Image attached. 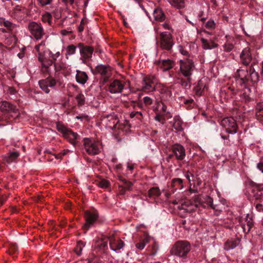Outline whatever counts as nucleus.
Returning <instances> with one entry per match:
<instances>
[{
	"mask_svg": "<svg viewBox=\"0 0 263 263\" xmlns=\"http://www.w3.org/2000/svg\"><path fill=\"white\" fill-rule=\"evenodd\" d=\"M35 49L38 53V59L42 64L41 70L43 73L50 74L52 67L54 68L55 71L58 70L56 65H53L52 60L48 59V49L46 48L44 42H42L35 46Z\"/></svg>",
	"mask_w": 263,
	"mask_h": 263,
	"instance_id": "obj_1",
	"label": "nucleus"
},
{
	"mask_svg": "<svg viewBox=\"0 0 263 263\" xmlns=\"http://www.w3.org/2000/svg\"><path fill=\"white\" fill-rule=\"evenodd\" d=\"M179 62V74L186 78V80H181V84L185 87L190 86L192 81V76L195 70L194 63L191 59L188 58L180 60Z\"/></svg>",
	"mask_w": 263,
	"mask_h": 263,
	"instance_id": "obj_2",
	"label": "nucleus"
},
{
	"mask_svg": "<svg viewBox=\"0 0 263 263\" xmlns=\"http://www.w3.org/2000/svg\"><path fill=\"white\" fill-rule=\"evenodd\" d=\"M213 199L209 196L197 195L194 197V203H191L189 209H183L189 212L195 211L197 208L201 206L203 208H211L216 211H221V209L218 205H214Z\"/></svg>",
	"mask_w": 263,
	"mask_h": 263,
	"instance_id": "obj_3",
	"label": "nucleus"
},
{
	"mask_svg": "<svg viewBox=\"0 0 263 263\" xmlns=\"http://www.w3.org/2000/svg\"><path fill=\"white\" fill-rule=\"evenodd\" d=\"M191 250L190 243L187 241L176 242L173 246L171 253L172 255L180 257H185Z\"/></svg>",
	"mask_w": 263,
	"mask_h": 263,
	"instance_id": "obj_4",
	"label": "nucleus"
},
{
	"mask_svg": "<svg viewBox=\"0 0 263 263\" xmlns=\"http://www.w3.org/2000/svg\"><path fill=\"white\" fill-rule=\"evenodd\" d=\"M160 47L162 49L170 50L174 44L171 33L162 32L160 33Z\"/></svg>",
	"mask_w": 263,
	"mask_h": 263,
	"instance_id": "obj_5",
	"label": "nucleus"
},
{
	"mask_svg": "<svg viewBox=\"0 0 263 263\" xmlns=\"http://www.w3.org/2000/svg\"><path fill=\"white\" fill-rule=\"evenodd\" d=\"M83 146L86 153L90 155H97L100 152L99 143L89 138L84 139Z\"/></svg>",
	"mask_w": 263,
	"mask_h": 263,
	"instance_id": "obj_6",
	"label": "nucleus"
},
{
	"mask_svg": "<svg viewBox=\"0 0 263 263\" xmlns=\"http://www.w3.org/2000/svg\"><path fill=\"white\" fill-rule=\"evenodd\" d=\"M220 124L225 129L226 132L231 134H234L237 132V125L236 121L232 117H227L221 120Z\"/></svg>",
	"mask_w": 263,
	"mask_h": 263,
	"instance_id": "obj_7",
	"label": "nucleus"
},
{
	"mask_svg": "<svg viewBox=\"0 0 263 263\" xmlns=\"http://www.w3.org/2000/svg\"><path fill=\"white\" fill-rule=\"evenodd\" d=\"M28 29L31 35L36 40L41 39L44 35L43 28L41 24L35 22H31L28 24Z\"/></svg>",
	"mask_w": 263,
	"mask_h": 263,
	"instance_id": "obj_8",
	"label": "nucleus"
},
{
	"mask_svg": "<svg viewBox=\"0 0 263 263\" xmlns=\"http://www.w3.org/2000/svg\"><path fill=\"white\" fill-rule=\"evenodd\" d=\"M78 48L83 61L90 59L93 52V48L91 46H85L83 43H80L78 44Z\"/></svg>",
	"mask_w": 263,
	"mask_h": 263,
	"instance_id": "obj_9",
	"label": "nucleus"
},
{
	"mask_svg": "<svg viewBox=\"0 0 263 263\" xmlns=\"http://www.w3.org/2000/svg\"><path fill=\"white\" fill-rule=\"evenodd\" d=\"M156 77L155 75H150L144 78L142 81V90L145 92H150L155 89L153 85L156 81Z\"/></svg>",
	"mask_w": 263,
	"mask_h": 263,
	"instance_id": "obj_10",
	"label": "nucleus"
},
{
	"mask_svg": "<svg viewBox=\"0 0 263 263\" xmlns=\"http://www.w3.org/2000/svg\"><path fill=\"white\" fill-rule=\"evenodd\" d=\"M40 88L45 93L50 92L49 88L53 87L56 84L55 79L52 77H48L45 79L40 80L39 82Z\"/></svg>",
	"mask_w": 263,
	"mask_h": 263,
	"instance_id": "obj_11",
	"label": "nucleus"
},
{
	"mask_svg": "<svg viewBox=\"0 0 263 263\" xmlns=\"http://www.w3.org/2000/svg\"><path fill=\"white\" fill-rule=\"evenodd\" d=\"M84 217L86 222L84 225V228L87 230L98 218V214L97 212L86 211L85 212Z\"/></svg>",
	"mask_w": 263,
	"mask_h": 263,
	"instance_id": "obj_12",
	"label": "nucleus"
},
{
	"mask_svg": "<svg viewBox=\"0 0 263 263\" xmlns=\"http://www.w3.org/2000/svg\"><path fill=\"white\" fill-rule=\"evenodd\" d=\"M103 121L106 124V127L111 129H115L119 122L118 116L114 113L107 115Z\"/></svg>",
	"mask_w": 263,
	"mask_h": 263,
	"instance_id": "obj_13",
	"label": "nucleus"
},
{
	"mask_svg": "<svg viewBox=\"0 0 263 263\" xmlns=\"http://www.w3.org/2000/svg\"><path fill=\"white\" fill-rule=\"evenodd\" d=\"M172 152L177 160L182 161L185 157V148L179 144H174L172 147Z\"/></svg>",
	"mask_w": 263,
	"mask_h": 263,
	"instance_id": "obj_14",
	"label": "nucleus"
},
{
	"mask_svg": "<svg viewBox=\"0 0 263 263\" xmlns=\"http://www.w3.org/2000/svg\"><path fill=\"white\" fill-rule=\"evenodd\" d=\"M155 90L159 92L160 98L162 100H167L172 96L171 91L167 87L163 84H158L156 86Z\"/></svg>",
	"mask_w": 263,
	"mask_h": 263,
	"instance_id": "obj_15",
	"label": "nucleus"
},
{
	"mask_svg": "<svg viewBox=\"0 0 263 263\" xmlns=\"http://www.w3.org/2000/svg\"><path fill=\"white\" fill-rule=\"evenodd\" d=\"M0 111L3 112H13L17 114L16 117H18V109L13 104L6 101H2L0 102Z\"/></svg>",
	"mask_w": 263,
	"mask_h": 263,
	"instance_id": "obj_16",
	"label": "nucleus"
},
{
	"mask_svg": "<svg viewBox=\"0 0 263 263\" xmlns=\"http://www.w3.org/2000/svg\"><path fill=\"white\" fill-rule=\"evenodd\" d=\"M240 62L245 66H248L252 61V57L249 48H245L240 55Z\"/></svg>",
	"mask_w": 263,
	"mask_h": 263,
	"instance_id": "obj_17",
	"label": "nucleus"
},
{
	"mask_svg": "<svg viewBox=\"0 0 263 263\" xmlns=\"http://www.w3.org/2000/svg\"><path fill=\"white\" fill-rule=\"evenodd\" d=\"M124 86V85L121 81L118 80H115L110 83L109 91L111 93H120L123 89Z\"/></svg>",
	"mask_w": 263,
	"mask_h": 263,
	"instance_id": "obj_18",
	"label": "nucleus"
},
{
	"mask_svg": "<svg viewBox=\"0 0 263 263\" xmlns=\"http://www.w3.org/2000/svg\"><path fill=\"white\" fill-rule=\"evenodd\" d=\"M249 73L247 69L240 68L237 70L236 77L238 78L237 81L240 84H243L245 85L249 81L248 78Z\"/></svg>",
	"mask_w": 263,
	"mask_h": 263,
	"instance_id": "obj_19",
	"label": "nucleus"
},
{
	"mask_svg": "<svg viewBox=\"0 0 263 263\" xmlns=\"http://www.w3.org/2000/svg\"><path fill=\"white\" fill-rule=\"evenodd\" d=\"M252 196L255 199L263 200V186L254 184L252 186Z\"/></svg>",
	"mask_w": 263,
	"mask_h": 263,
	"instance_id": "obj_20",
	"label": "nucleus"
},
{
	"mask_svg": "<svg viewBox=\"0 0 263 263\" xmlns=\"http://www.w3.org/2000/svg\"><path fill=\"white\" fill-rule=\"evenodd\" d=\"M109 245L110 249L114 251H117L123 248L125 244L124 242L119 239H115L110 237L109 239Z\"/></svg>",
	"mask_w": 263,
	"mask_h": 263,
	"instance_id": "obj_21",
	"label": "nucleus"
},
{
	"mask_svg": "<svg viewBox=\"0 0 263 263\" xmlns=\"http://www.w3.org/2000/svg\"><path fill=\"white\" fill-rule=\"evenodd\" d=\"M95 70L97 73H99L103 77H108L110 73V67L108 65H98Z\"/></svg>",
	"mask_w": 263,
	"mask_h": 263,
	"instance_id": "obj_22",
	"label": "nucleus"
},
{
	"mask_svg": "<svg viewBox=\"0 0 263 263\" xmlns=\"http://www.w3.org/2000/svg\"><path fill=\"white\" fill-rule=\"evenodd\" d=\"M158 63L163 71L172 69L174 65V62L170 59L160 60L158 61Z\"/></svg>",
	"mask_w": 263,
	"mask_h": 263,
	"instance_id": "obj_23",
	"label": "nucleus"
},
{
	"mask_svg": "<svg viewBox=\"0 0 263 263\" xmlns=\"http://www.w3.org/2000/svg\"><path fill=\"white\" fill-rule=\"evenodd\" d=\"M76 79L77 82L82 85H84L88 79V77L86 73L79 70L76 71Z\"/></svg>",
	"mask_w": 263,
	"mask_h": 263,
	"instance_id": "obj_24",
	"label": "nucleus"
},
{
	"mask_svg": "<svg viewBox=\"0 0 263 263\" xmlns=\"http://www.w3.org/2000/svg\"><path fill=\"white\" fill-rule=\"evenodd\" d=\"M206 83L205 82V79H202L200 80L194 88V90L196 95L201 96L203 90L206 87Z\"/></svg>",
	"mask_w": 263,
	"mask_h": 263,
	"instance_id": "obj_25",
	"label": "nucleus"
},
{
	"mask_svg": "<svg viewBox=\"0 0 263 263\" xmlns=\"http://www.w3.org/2000/svg\"><path fill=\"white\" fill-rule=\"evenodd\" d=\"M253 225V219L251 217L249 216V214H247L245 218V222L241 223V227L245 232L247 231V232H249Z\"/></svg>",
	"mask_w": 263,
	"mask_h": 263,
	"instance_id": "obj_26",
	"label": "nucleus"
},
{
	"mask_svg": "<svg viewBox=\"0 0 263 263\" xmlns=\"http://www.w3.org/2000/svg\"><path fill=\"white\" fill-rule=\"evenodd\" d=\"M202 47L204 49H211L217 46V44L212 40H208L203 37L201 39Z\"/></svg>",
	"mask_w": 263,
	"mask_h": 263,
	"instance_id": "obj_27",
	"label": "nucleus"
},
{
	"mask_svg": "<svg viewBox=\"0 0 263 263\" xmlns=\"http://www.w3.org/2000/svg\"><path fill=\"white\" fill-rule=\"evenodd\" d=\"M239 244V240L238 239L228 240L224 243V249L229 251L235 248Z\"/></svg>",
	"mask_w": 263,
	"mask_h": 263,
	"instance_id": "obj_28",
	"label": "nucleus"
},
{
	"mask_svg": "<svg viewBox=\"0 0 263 263\" xmlns=\"http://www.w3.org/2000/svg\"><path fill=\"white\" fill-rule=\"evenodd\" d=\"M250 93V89L248 87H245V89L240 92V100L245 103L249 102L251 99Z\"/></svg>",
	"mask_w": 263,
	"mask_h": 263,
	"instance_id": "obj_29",
	"label": "nucleus"
},
{
	"mask_svg": "<svg viewBox=\"0 0 263 263\" xmlns=\"http://www.w3.org/2000/svg\"><path fill=\"white\" fill-rule=\"evenodd\" d=\"M63 137L68 139L72 144L75 145L76 143V140L78 137V135L77 133L73 132L70 129H69Z\"/></svg>",
	"mask_w": 263,
	"mask_h": 263,
	"instance_id": "obj_30",
	"label": "nucleus"
},
{
	"mask_svg": "<svg viewBox=\"0 0 263 263\" xmlns=\"http://www.w3.org/2000/svg\"><path fill=\"white\" fill-rule=\"evenodd\" d=\"M164 100L157 101V107L154 108V110L159 111L160 113L164 115L168 114L169 112L167 110V106L163 102Z\"/></svg>",
	"mask_w": 263,
	"mask_h": 263,
	"instance_id": "obj_31",
	"label": "nucleus"
},
{
	"mask_svg": "<svg viewBox=\"0 0 263 263\" xmlns=\"http://www.w3.org/2000/svg\"><path fill=\"white\" fill-rule=\"evenodd\" d=\"M248 78L249 79V81L253 83H257L259 80L258 73L257 72L255 71L252 66L250 67Z\"/></svg>",
	"mask_w": 263,
	"mask_h": 263,
	"instance_id": "obj_32",
	"label": "nucleus"
},
{
	"mask_svg": "<svg viewBox=\"0 0 263 263\" xmlns=\"http://www.w3.org/2000/svg\"><path fill=\"white\" fill-rule=\"evenodd\" d=\"M171 186L175 190H181L183 188V180L180 178H174L172 180Z\"/></svg>",
	"mask_w": 263,
	"mask_h": 263,
	"instance_id": "obj_33",
	"label": "nucleus"
},
{
	"mask_svg": "<svg viewBox=\"0 0 263 263\" xmlns=\"http://www.w3.org/2000/svg\"><path fill=\"white\" fill-rule=\"evenodd\" d=\"M256 116L258 120L263 118V102L258 103L256 106Z\"/></svg>",
	"mask_w": 263,
	"mask_h": 263,
	"instance_id": "obj_34",
	"label": "nucleus"
},
{
	"mask_svg": "<svg viewBox=\"0 0 263 263\" xmlns=\"http://www.w3.org/2000/svg\"><path fill=\"white\" fill-rule=\"evenodd\" d=\"M167 1L172 6L177 9H181L185 6L184 0H167Z\"/></svg>",
	"mask_w": 263,
	"mask_h": 263,
	"instance_id": "obj_35",
	"label": "nucleus"
},
{
	"mask_svg": "<svg viewBox=\"0 0 263 263\" xmlns=\"http://www.w3.org/2000/svg\"><path fill=\"white\" fill-rule=\"evenodd\" d=\"M161 193L160 190L157 187H153L151 188L148 192V195L149 197L153 196H158Z\"/></svg>",
	"mask_w": 263,
	"mask_h": 263,
	"instance_id": "obj_36",
	"label": "nucleus"
},
{
	"mask_svg": "<svg viewBox=\"0 0 263 263\" xmlns=\"http://www.w3.org/2000/svg\"><path fill=\"white\" fill-rule=\"evenodd\" d=\"M197 8L200 11V13L198 14V16L208 15V14L205 13L206 12H208L209 10V7L208 5H205V6H202L201 5H198L197 6Z\"/></svg>",
	"mask_w": 263,
	"mask_h": 263,
	"instance_id": "obj_37",
	"label": "nucleus"
},
{
	"mask_svg": "<svg viewBox=\"0 0 263 263\" xmlns=\"http://www.w3.org/2000/svg\"><path fill=\"white\" fill-rule=\"evenodd\" d=\"M0 24L2 26H4L9 30H12L15 26L14 24L11 22L6 21L5 19H1L0 20Z\"/></svg>",
	"mask_w": 263,
	"mask_h": 263,
	"instance_id": "obj_38",
	"label": "nucleus"
},
{
	"mask_svg": "<svg viewBox=\"0 0 263 263\" xmlns=\"http://www.w3.org/2000/svg\"><path fill=\"white\" fill-rule=\"evenodd\" d=\"M57 128L59 132L63 134V136H64L69 129L61 123H57Z\"/></svg>",
	"mask_w": 263,
	"mask_h": 263,
	"instance_id": "obj_39",
	"label": "nucleus"
},
{
	"mask_svg": "<svg viewBox=\"0 0 263 263\" xmlns=\"http://www.w3.org/2000/svg\"><path fill=\"white\" fill-rule=\"evenodd\" d=\"M77 47V46L73 45H70L68 46L66 49V55H71L74 54Z\"/></svg>",
	"mask_w": 263,
	"mask_h": 263,
	"instance_id": "obj_40",
	"label": "nucleus"
},
{
	"mask_svg": "<svg viewBox=\"0 0 263 263\" xmlns=\"http://www.w3.org/2000/svg\"><path fill=\"white\" fill-rule=\"evenodd\" d=\"M75 98L77 101L78 106H82L84 104L85 100L83 94L80 93Z\"/></svg>",
	"mask_w": 263,
	"mask_h": 263,
	"instance_id": "obj_41",
	"label": "nucleus"
},
{
	"mask_svg": "<svg viewBox=\"0 0 263 263\" xmlns=\"http://www.w3.org/2000/svg\"><path fill=\"white\" fill-rule=\"evenodd\" d=\"M84 246V244L83 241H79L77 242V245L76 247L74 249V251L78 255H80L81 254V252L82 251L83 248Z\"/></svg>",
	"mask_w": 263,
	"mask_h": 263,
	"instance_id": "obj_42",
	"label": "nucleus"
},
{
	"mask_svg": "<svg viewBox=\"0 0 263 263\" xmlns=\"http://www.w3.org/2000/svg\"><path fill=\"white\" fill-rule=\"evenodd\" d=\"M88 21L86 17H83L81 20L80 24L78 26V31L79 32H82L84 29L85 26L87 25Z\"/></svg>",
	"mask_w": 263,
	"mask_h": 263,
	"instance_id": "obj_43",
	"label": "nucleus"
},
{
	"mask_svg": "<svg viewBox=\"0 0 263 263\" xmlns=\"http://www.w3.org/2000/svg\"><path fill=\"white\" fill-rule=\"evenodd\" d=\"M154 16H164L165 14L160 8H156L153 11Z\"/></svg>",
	"mask_w": 263,
	"mask_h": 263,
	"instance_id": "obj_44",
	"label": "nucleus"
},
{
	"mask_svg": "<svg viewBox=\"0 0 263 263\" xmlns=\"http://www.w3.org/2000/svg\"><path fill=\"white\" fill-rule=\"evenodd\" d=\"M98 184L101 188H107L108 186L109 182L105 179H102L98 182Z\"/></svg>",
	"mask_w": 263,
	"mask_h": 263,
	"instance_id": "obj_45",
	"label": "nucleus"
},
{
	"mask_svg": "<svg viewBox=\"0 0 263 263\" xmlns=\"http://www.w3.org/2000/svg\"><path fill=\"white\" fill-rule=\"evenodd\" d=\"M20 155L19 153L17 152H11L9 154V161H11L15 159Z\"/></svg>",
	"mask_w": 263,
	"mask_h": 263,
	"instance_id": "obj_46",
	"label": "nucleus"
},
{
	"mask_svg": "<svg viewBox=\"0 0 263 263\" xmlns=\"http://www.w3.org/2000/svg\"><path fill=\"white\" fill-rule=\"evenodd\" d=\"M142 116V112L140 111H133L130 114V117L133 118L136 117L138 119H141Z\"/></svg>",
	"mask_w": 263,
	"mask_h": 263,
	"instance_id": "obj_47",
	"label": "nucleus"
},
{
	"mask_svg": "<svg viewBox=\"0 0 263 263\" xmlns=\"http://www.w3.org/2000/svg\"><path fill=\"white\" fill-rule=\"evenodd\" d=\"M215 23L214 21L210 20L208 21L205 24V27L210 29H214L215 27Z\"/></svg>",
	"mask_w": 263,
	"mask_h": 263,
	"instance_id": "obj_48",
	"label": "nucleus"
},
{
	"mask_svg": "<svg viewBox=\"0 0 263 263\" xmlns=\"http://www.w3.org/2000/svg\"><path fill=\"white\" fill-rule=\"evenodd\" d=\"M143 102L146 106L150 105L152 104L153 100L152 98L149 97H144L143 98Z\"/></svg>",
	"mask_w": 263,
	"mask_h": 263,
	"instance_id": "obj_49",
	"label": "nucleus"
},
{
	"mask_svg": "<svg viewBox=\"0 0 263 263\" xmlns=\"http://www.w3.org/2000/svg\"><path fill=\"white\" fill-rule=\"evenodd\" d=\"M124 25L126 27H130L129 25H134V22L132 20H127L126 18H123L122 20Z\"/></svg>",
	"mask_w": 263,
	"mask_h": 263,
	"instance_id": "obj_50",
	"label": "nucleus"
},
{
	"mask_svg": "<svg viewBox=\"0 0 263 263\" xmlns=\"http://www.w3.org/2000/svg\"><path fill=\"white\" fill-rule=\"evenodd\" d=\"M51 54L50 56L53 60H56L60 56V53L59 51L57 52L55 54H52L51 51L48 50L47 54Z\"/></svg>",
	"mask_w": 263,
	"mask_h": 263,
	"instance_id": "obj_51",
	"label": "nucleus"
},
{
	"mask_svg": "<svg viewBox=\"0 0 263 263\" xmlns=\"http://www.w3.org/2000/svg\"><path fill=\"white\" fill-rule=\"evenodd\" d=\"M133 185V183L128 181L126 183L124 184L123 186L126 189L127 191H132Z\"/></svg>",
	"mask_w": 263,
	"mask_h": 263,
	"instance_id": "obj_52",
	"label": "nucleus"
},
{
	"mask_svg": "<svg viewBox=\"0 0 263 263\" xmlns=\"http://www.w3.org/2000/svg\"><path fill=\"white\" fill-rule=\"evenodd\" d=\"M40 5L42 6L49 5L51 3L52 0H37Z\"/></svg>",
	"mask_w": 263,
	"mask_h": 263,
	"instance_id": "obj_53",
	"label": "nucleus"
},
{
	"mask_svg": "<svg viewBox=\"0 0 263 263\" xmlns=\"http://www.w3.org/2000/svg\"><path fill=\"white\" fill-rule=\"evenodd\" d=\"M149 239L150 237L148 235L145 234L144 236V238L142 240H141V241L145 246L147 243L149 242Z\"/></svg>",
	"mask_w": 263,
	"mask_h": 263,
	"instance_id": "obj_54",
	"label": "nucleus"
},
{
	"mask_svg": "<svg viewBox=\"0 0 263 263\" xmlns=\"http://www.w3.org/2000/svg\"><path fill=\"white\" fill-rule=\"evenodd\" d=\"M126 191V189L124 187L123 185H119V192L120 195H124Z\"/></svg>",
	"mask_w": 263,
	"mask_h": 263,
	"instance_id": "obj_55",
	"label": "nucleus"
},
{
	"mask_svg": "<svg viewBox=\"0 0 263 263\" xmlns=\"http://www.w3.org/2000/svg\"><path fill=\"white\" fill-rule=\"evenodd\" d=\"M145 246L144 245L143 242H141V241H140V242L137 243L136 245V248L140 250H143Z\"/></svg>",
	"mask_w": 263,
	"mask_h": 263,
	"instance_id": "obj_56",
	"label": "nucleus"
},
{
	"mask_svg": "<svg viewBox=\"0 0 263 263\" xmlns=\"http://www.w3.org/2000/svg\"><path fill=\"white\" fill-rule=\"evenodd\" d=\"M174 127L178 130H181L182 129V127L180 125V122L179 121H176L174 124Z\"/></svg>",
	"mask_w": 263,
	"mask_h": 263,
	"instance_id": "obj_57",
	"label": "nucleus"
},
{
	"mask_svg": "<svg viewBox=\"0 0 263 263\" xmlns=\"http://www.w3.org/2000/svg\"><path fill=\"white\" fill-rule=\"evenodd\" d=\"M100 248L105 250L107 247V242L106 241H104L103 240H101L100 244Z\"/></svg>",
	"mask_w": 263,
	"mask_h": 263,
	"instance_id": "obj_58",
	"label": "nucleus"
},
{
	"mask_svg": "<svg viewBox=\"0 0 263 263\" xmlns=\"http://www.w3.org/2000/svg\"><path fill=\"white\" fill-rule=\"evenodd\" d=\"M52 17H42V21L43 22H48L49 24H51Z\"/></svg>",
	"mask_w": 263,
	"mask_h": 263,
	"instance_id": "obj_59",
	"label": "nucleus"
},
{
	"mask_svg": "<svg viewBox=\"0 0 263 263\" xmlns=\"http://www.w3.org/2000/svg\"><path fill=\"white\" fill-rule=\"evenodd\" d=\"M257 167L263 173V162L258 163Z\"/></svg>",
	"mask_w": 263,
	"mask_h": 263,
	"instance_id": "obj_60",
	"label": "nucleus"
},
{
	"mask_svg": "<svg viewBox=\"0 0 263 263\" xmlns=\"http://www.w3.org/2000/svg\"><path fill=\"white\" fill-rule=\"evenodd\" d=\"M233 48V45L231 44H229L228 45H226L225 50L227 51H230Z\"/></svg>",
	"mask_w": 263,
	"mask_h": 263,
	"instance_id": "obj_61",
	"label": "nucleus"
},
{
	"mask_svg": "<svg viewBox=\"0 0 263 263\" xmlns=\"http://www.w3.org/2000/svg\"><path fill=\"white\" fill-rule=\"evenodd\" d=\"M118 178H119V180L120 181H121V182H122L123 183V184H125L128 181L126 179H125V178H123V177H122L121 176H119L118 177Z\"/></svg>",
	"mask_w": 263,
	"mask_h": 263,
	"instance_id": "obj_62",
	"label": "nucleus"
},
{
	"mask_svg": "<svg viewBox=\"0 0 263 263\" xmlns=\"http://www.w3.org/2000/svg\"><path fill=\"white\" fill-rule=\"evenodd\" d=\"M71 31H67L66 30H63L61 31V34L63 35H66L69 33H71Z\"/></svg>",
	"mask_w": 263,
	"mask_h": 263,
	"instance_id": "obj_63",
	"label": "nucleus"
},
{
	"mask_svg": "<svg viewBox=\"0 0 263 263\" xmlns=\"http://www.w3.org/2000/svg\"><path fill=\"white\" fill-rule=\"evenodd\" d=\"M162 26H163V27L164 29H171V27H170L169 24L167 23H164V24H163L162 25Z\"/></svg>",
	"mask_w": 263,
	"mask_h": 263,
	"instance_id": "obj_64",
	"label": "nucleus"
}]
</instances>
